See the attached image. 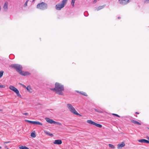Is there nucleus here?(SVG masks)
Here are the masks:
<instances>
[{"mask_svg": "<svg viewBox=\"0 0 149 149\" xmlns=\"http://www.w3.org/2000/svg\"><path fill=\"white\" fill-rule=\"evenodd\" d=\"M51 89L55 91L56 93L59 95H63V91L64 90V86L61 84L56 83L55 84V88Z\"/></svg>", "mask_w": 149, "mask_h": 149, "instance_id": "f257e3e1", "label": "nucleus"}, {"mask_svg": "<svg viewBox=\"0 0 149 149\" xmlns=\"http://www.w3.org/2000/svg\"><path fill=\"white\" fill-rule=\"evenodd\" d=\"M66 107L69 111L73 114L80 116H81V115L77 113L75 108L73 107L71 104H67Z\"/></svg>", "mask_w": 149, "mask_h": 149, "instance_id": "f03ea898", "label": "nucleus"}, {"mask_svg": "<svg viewBox=\"0 0 149 149\" xmlns=\"http://www.w3.org/2000/svg\"><path fill=\"white\" fill-rule=\"evenodd\" d=\"M10 66L14 68L19 74L22 73V67L21 65L15 64H11Z\"/></svg>", "mask_w": 149, "mask_h": 149, "instance_id": "7ed1b4c3", "label": "nucleus"}, {"mask_svg": "<svg viewBox=\"0 0 149 149\" xmlns=\"http://www.w3.org/2000/svg\"><path fill=\"white\" fill-rule=\"evenodd\" d=\"M47 4L44 2H42L38 4L37 6V8L42 10L45 9L47 8Z\"/></svg>", "mask_w": 149, "mask_h": 149, "instance_id": "20e7f679", "label": "nucleus"}, {"mask_svg": "<svg viewBox=\"0 0 149 149\" xmlns=\"http://www.w3.org/2000/svg\"><path fill=\"white\" fill-rule=\"evenodd\" d=\"M9 88L12 90V91L14 92L16 94H17V95L19 97H21V95L19 93V91L18 90L15 88V87L12 86L10 85L9 87Z\"/></svg>", "mask_w": 149, "mask_h": 149, "instance_id": "39448f33", "label": "nucleus"}, {"mask_svg": "<svg viewBox=\"0 0 149 149\" xmlns=\"http://www.w3.org/2000/svg\"><path fill=\"white\" fill-rule=\"evenodd\" d=\"M87 122L90 124L95 125L97 127L101 128L102 127V125L101 124H97L91 120H88L87 121Z\"/></svg>", "mask_w": 149, "mask_h": 149, "instance_id": "423d86ee", "label": "nucleus"}, {"mask_svg": "<svg viewBox=\"0 0 149 149\" xmlns=\"http://www.w3.org/2000/svg\"><path fill=\"white\" fill-rule=\"evenodd\" d=\"M131 0H119V3L120 4L122 5H125L129 3Z\"/></svg>", "mask_w": 149, "mask_h": 149, "instance_id": "0eeeda50", "label": "nucleus"}, {"mask_svg": "<svg viewBox=\"0 0 149 149\" xmlns=\"http://www.w3.org/2000/svg\"><path fill=\"white\" fill-rule=\"evenodd\" d=\"M45 120L48 123H51V124H54L55 123V121L53 120L52 119H50L48 118H45Z\"/></svg>", "mask_w": 149, "mask_h": 149, "instance_id": "6e6552de", "label": "nucleus"}, {"mask_svg": "<svg viewBox=\"0 0 149 149\" xmlns=\"http://www.w3.org/2000/svg\"><path fill=\"white\" fill-rule=\"evenodd\" d=\"M8 3L7 2H5L3 7V9L4 11H6L8 10Z\"/></svg>", "mask_w": 149, "mask_h": 149, "instance_id": "1a4fd4ad", "label": "nucleus"}, {"mask_svg": "<svg viewBox=\"0 0 149 149\" xmlns=\"http://www.w3.org/2000/svg\"><path fill=\"white\" fill-rule=\"evenodd\" d=\"M63 7H62V4H56V10H60Z\"/></svg>", "mask_w": 149, "mask_h": 149, "instance_id": "9d476101", "label": "nucleus"}, {"mask_svg": "<svg viewBox=\"0 0 149 149\" xmlns=\"http://www.w3.org/2000/svg\"><path fill=\"white\" fill-rule=\"evenodd\" d=\"M125 145V143L123 142H122L121 144L118 145L117 148L118 149H121L122 147H124Z\"/></svg>", "mask_w": 149, "mask_h": 149, "instance_id": "9b49d317", "label": "nucleus"}, {"mask_svg": "<svg viewBox=\"0 0 149 149\" xmlns=\"http://www.w3.org/2000/svg\"><path fill=\"white\" fill-rule=\"evenodd\" d=\"M138 141L141 143H149V141L145 139H141L138 140Z\"/></svg>", "mask_w": 149, "mask_h": 149, "instance_id": "f8f14e48", "label": "nucleus"}, {"mask_svg": "<svg viewBox=\"0 0 149 149\" xmlns=\"http://www.w3.org/2000/svg\"><path fill=\"white\" fill-rule=\"evenodd\" d=\"M62 141L61 140H55L53 143L54 144H56L58 145H60L62 143Z\"/></svg>", "mask_w": 149, "mask_h": 149, "instance_id": "ddd939ff", "label": "nucleus"}, {"mask_svg": "<svg viewBox=\"0 0 149 149\" xmlns=\"http://www.w3.org/2000/svg\"><path fill=\"white\" fill-rule=\"evenodd\" d=\"M20 74L23 76L28 75L30 74L28 72H22V73H20Z\"/></svg>", "mask_w": 149, "mask_h": 149, "instance_id": "4468645a", "label": "nucleus"}, {"mask_svg": "<svg viewBox=\"0 0 149 149\" xmlns=\"http://www.w3.org/2000/svg\"><path fill=\"white\" fill-rule=\"evenodd\" d=\"M68 0H63L62 1V3H61L62 4V7H64L65 5L66 4Z\"/></svg>", "mask_w": 149, "mask_h": 149, "instance_id": "2eb2a0df", "label": "nucleus"}, {"mask_svg": "<svg viewBox=\"0 0 149 149\" xmlns=\"http://www.w3.org/2000/svg\"><path fill=\"white\" fill-rule=\"evenodd\" d=\"M131 122L134 123V124H137V125H141V123H139V122H138V121H135V120H131Z\"/></svg>", "mask_w": 149, "mask_h": 149, "instance_id": "dca6fc26", "label": "nucleus"}, {"mask_svg": "<svg viewBox=\"0 0 149 149\" xmlns=\"http://www.w3.org/2000/svg\"><path fill=\"white\" fill-rule=\"evenodd\" d=\"M20 149H29V148L26 146H22L19 147Z\"/></svg>", "mask_w": 149, "mask_h": 149, "instance_id": "f3484780", "label": "nucleus"}, {"mask_svg": "<svg viewBox=\"0 0 149 149\" xmlns=\"http://www.w3.org/2000/svg\"><path fill=\"white\" fill-rule=\"evenodd\" d=\"M27 90L30 92H31V87L30 86H28L26 88Z\"/></svg>", "mask_w": 149, "mask_h": 149, "instance_id": "a211bd4d", "label": "nucleus"}, {"mask_svg": "<svg viewBox=\"0 0 149 149\" xmlns=\"http://www.w3.org/2000/svg\"><path fill=\"white\" fill-rule=\"evenodd\" d=\"M45 132L47 135L49 136H53V134H52L50 133L47 131Z\"/></svg>", "mask_w": 149, "mask_h": 149, "instance_id": "6ab92c4d", "label": "nucleus"}, {"mask_svg": "<svg viewBox=\"0 0 149 149\" xmlns=\"http://www.w3.org/2000/svg\"><path fill=\"white\" fill-rule=\"evenodd\" d=\"M77 92L78 93V92L79 93V92L78 91H77ZM79 93H80V94H81L82 95L84 96H87V95L86 93H85V92H80Z\"/></svg>", "mask_w": 149, "mask_h": 149, "instance_id": "aec40b11", "label": "nucleus"}, {"mask_svg": "<svg viewBox=\"0 0 149 149\" xmlns=\"http://www.w3.org/2000/svg\"><path fill=\"white\" fill-rule=\"evenodd\" d=\"M109 147L112 149H114L115 148L114 146L111 144H109Z\"/></svg>", "mask_w": 149, "mask_h": 149, "instance_id": "412c9836", "label": "nucleus"}, {"mask_svg": "<svg viewBox=\"0 0 149 149\" xmlns=\"http://www.w3.org/2000/svg\"><path fill=\"white\" fill-rule=\"evenodd\" d=\"M26 121L29 123H32L33 124H35V121H30L29 120H26Z\"/></svg>", "mask_w": 149, "mask_h": 149, "instance_id": "4be33fe9", "label": "nucleus"}, {"mask_svg": "<svg viewBox=\"0 0 149 149\" xmlns=\"http://www.w3.org/2000/svg\"><path fill=\"white\" fill-rule=\"evenodd\" d=\"M103 6H99L97 8L96 10H99L102 9L104 7Z\"/></svg>", "mask_w": 149, "mask_h": 149, "instance_id": "5701e85b", "label": "nucleus"}, {"mask_svg": "<svg viewBox=\"0 0 149 149\" xmlns=\"http://www.w3.org/2000/svg\"><path fill=\"white\" fill-rule=\"evenodd\" d=\"M31 136L33 138H35L36 136V134L32 132L31 134Z\"/></svg>", "mask_w": 149, "mask_h": 149, "instance_id": "b1692460", "label": "nucleus"}, {"mask_svg": "<svg viewBox=\"0 0 149 149\" xmlns=\"http://www.w3.org/2000/svg\"><path fill=\"white\" fill-rule=\"evenodd\" d=\"M3 71H0V78L2 77L3 74Z\"/></svg>", "mask_w": 149, "mask_h": 149, "instance_id": "393cba45", "label": "nucleus"}, {"mask_svg": "<svg viewBox=\"0 0 149 149\" xmlns=\"http://www.w3.org/2000/svg\"><path fill=\"white\" fill-rule=\"evenodd\" d=\"M75 0H72L71 4H72V6L73 7H74V3L75 2Z\"/></svg>", "mask_w": 149, "mask_h": 149, "instance_id": "a878e982", "label": "nucleus"}, {"mask_svg": "<svg viewBox=\"0 0 149 149\" xmlns=\"http://www.w3.org/2000/svg\"><path fill=\"white\" fill-rule=\"evenodd\" d=\"M35 124L39 125H42V124L41 123H40V122L38 121H36Z\"/></svg>", "mask_w": 149, "mask_h": 149, "instance_id": "bb28decb", "label": "nucleus"}, {"mask_svg": "<svg viewBox=\"0 0 149 149\" xmlns=\"http://www.w3.org/2000/svg\"><path fill=\"white\" fill-rule=\"evenodd\" d=\"M54 124H57L58 125H60V126H61L62 125V124L61 123H60L59 122H56L55 121V123H54Z\"/></svg>", "mask_w": 149, "mask_h": 149, "instance_id": "cd10ccee", "label": "nucleus"}, {"mask_svg": "<svg viewBox=\"0 0 149 149\" xmlns=\"http://www.w3.org/2000/svg\"><path fill=\"white\" fill-rule=\"evenodd\" d=\"M29 0H27L24 4V6H26L27 5L28 2Z\"/></svg>", "mask_w": 149, "mask_h": 149, "instance_id": "c85d7f7f", "label": "nucleus"}, {"mask_svg": "<svg viewBox=\"0 0 149 149\" xmlns=\"http://www.w3.org/2000/svg\"><path fill=\"white\" fill-rule=\"evenodd\" d=\"M84 15L85 16H88V12L87 11L85 12L84 13Z\"/></svg>", "mask_w": 149, "mask_h": 149, "instance_id": "c756f323", "label": "nucleus"}, {"mask_svg": "<svg viewBox=\"0 0 149 149\" xmlns=\"http://www.w3.org/2000/svg\"><path fill=\"white\" fill-rule=\"evenodd\" d=\"M112 115H114V116H117V117H120V116H119L118 115L116 114L113 113Z\"/></svg>", "mask_w": 149, "mask_h": 149, "instance_id": "7c9ffc66", "label": "nucleus"}, {"mask_svg": "<svg viewBox=\"0 0 149 149\" xmlns=\"http://www.w3.org/2000/svg\"><path fill=\"white\" fill-rule=\"evenodd\" d=\"M5 87V86L4 85H0V88H4Z\"/></svg>", "mask_w": 149, "mask_h": 149, "instance_id": "2f4dec72", "label": "nucleus"}, {"mask_svg": "<svg viewBox=\"0 0 149 149\" xmlns=\"http://www.w3.org/2000/svg\"><path fill=\"white\" fill-rule=\"evenodd\" d=\"M20 84L22 85L23 87L24 88H26V86L24 85L23 84Z\"/></svg>", "mask_w": 149, "mask_h": 149, "instance_id": "473e14b6", "label": "nucleus"}, {"mask_svg": "<svg viewBox=\"0 0 149 149\" xmlns=\"http://www.w3.org/2000/svg\"><path fill=\"white\" fill-rule=\"evenodd\" d=\"M23 115H26V116L28 115L29 114L28 113H23Z\"/></svg>", "mask_w": 149, "mask_h": 149, "instance_id": "72a5a7b5", "label": "nucleus"}, {"mask_svg": "<svg viewBox=\"0 0 149 149\" xmlns=\"http://www.w3.org/2000/svg\"><path fill=\"white\" fill-rule=\"evenodd\" d=\"M145 2L146 3H148L149 2V0H145Z\"/></svg>", "mask_w": 149, "mask_h": 149, "instance_id": "f704fd0d", "label": "nucleus"}, {"mask_svg": "<svg viewBox=\"0 0 149 149\" xmlns=\"http://www.w3.org/2000/svg\"><path fill=\"white\" fill-rule=\"evenodd\" d=\"M10 142V141H7V142H4V144H7L8 143H9Z\"/></svg>", "mask_w": 149, "mask_h": 149, "instance_id": "c9c22d12", "label": "nucleus"}, {"mask_svg": "<svg viewBox=\"0 0 149 149\" xmlns=\"http://www.w3.org/2000/svg\"><path fill=\"white\" fill-rule=\"evenodd\" d=\"M97 2V0H94L93 1V2L94 3H96Z\"/></svg>", "mask_w": 149, "mask_h": 149, "instance_id": "e433bc0d", "label": "nucleus"}, {"mask_svg": "<svg viewBox=\"0 0 149 149\" xmlns=\"http://www.w3.org/2000/svg\"><path fill=\"white\" fill-rule=\"evenodd\" d=\"M95 110L96 111H97V112H100V111H98V110H97V109H95Z\"/></svg>", "mask_w": 149, "mask_h": 149, "instance_id": "4c0bfd02", "label": "nucleus"}, {"mask_svg": "<svg viewBox=\"0 0 149 149\" xmlns=\"http://www.w3.org/2000/svg\"><path fill=\"white\" fill-rule=\"evenodd\" d=\"M120 17H118V19H120Z\"/></svg>", "mask_w": 149, "mask_h": 149, "instance_id": "58836bf2", "label": "nucleus"}, {"mask_svg": "<svg viewBox=\"0 0 149 149\" xmlns=\"http://www.w3.org/2000/svg\"><path fill=\"white\" fill-rule=\"evenodd\" d=\"M136 113L137 114H139V113H138V112H136Z\"/></svg>", "mask_w": 149, "mask_h": 149, "instance_id": "ea45409f", "label": "nucleus"}, {"mask_svg": "<svg viewBox=\"0 0 149 149\" xmlns=\"http://www.w3.org/2000/svg\"><path fill=\"white\" fill-rule=\"evenodd\" d=\"M1 148V147L0 146V149Z\"/></svg>", "mask_w": 149, "mask_h": 149, "instance_id": "a19ab883", "label": "nucleus"}, {"mask_svg": "<svg viewBox=\"0 0 149 149\" xmlns=\"http://www.w3.org/2000/svg\"><path fill=\"white\" fill-rule=\"evenodd\" d=\"M147 129L149 130V127H148Z\"/></svg>", "mask_w": 149, "mask_h": 149, "instance_id": "79ce46f5", "label": "nucleus"}, {"mask_svg": "<svg viewBox=\"0 0 149 149\" xmlns=\"http://www.w3.org/2000/svg\"><path fill=\"white\" fill-rule=\"evenodd\" d=\"M7 149H9V148H7Z\"/></svg>", "mask_w": 149, "mask_h": 149, "instance_id": "37998d69", "label": "nucleus"}, {"mask_svg": "<svg viewBox=\"0 0 149 149\" xmlns=\"http://www.w3.org/2000/svg\"><path fill=\"white\" fill-rule=\"evenodd\" d=\"M34 0H33V1H34Z\"/></svg>", "mask_w": 149, "mask_h": 149, "instance_id": "c03bdc74", "label": "nucleus"}, {"mask_svg": "<svg viewBox=\"0 0 149 149\" xmlns=\"http://www.w3.org/2000/svg\"><path fill=\"white\" fill-rule=\"evenodd\" d=\"M1 110H0V111H1Z\"/></svg>", "mask_w": 149, "mask_h": 149, "instance_id": "a18cd8bd", "label": "nucleus"}]
</instances>
